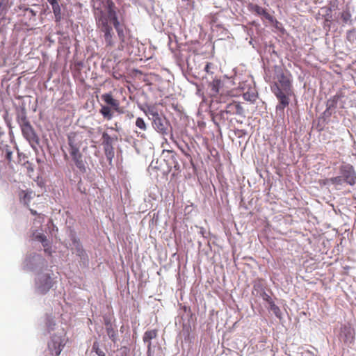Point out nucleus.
Segmentation results:
<instances>
[{
    "mask_svg": "<svg viewBox=\"0 0 356 356\" xmlns=\"http://www.w3.org/2000/svg\"><path fill=\"white\" fill-rule=\"evenodd\" d=\"M276 81L271 86V90L279 101L277 111L284 112L290 104V97L293 95L290 75L285 74L280 67H275Z\"/></svg>",
    "mask_w": 356,
    "mask_h": 356,
    "instance_id": "obj_1",
    "label": "nucleus"
},
{
    "mask_svg": "<svg viewBox=\"0 0 356 356\" xmlns=\"http://www.w3.org/2000/svg\"><path fill=\"white\" fill-rule=\"evenodd\" d=\"M95 19L97 28L104 38L106 48H112L115 44V35L110 23L108 13L106 9V0L103 1L99 7L95 9Z\"/></svg>",
    "mask_w": 356,
    "mask_h": 356,
    "instance_id": "obj_2",
    "label": "nucleus"
},
{
    "mask_svg": "<svg viewBox=\"0 0 356 356\" xmlns=\"http://www.w3.org/2000/svg\"><path fill=\"white\" fill-rule=\"evenodd\" d=\"M106 9L108 13L110 23L113 25L120 40L118 49L123 50L127 42V37L130 33V30L124 24H120L118 17L117 7L112 0H106Z\"/></svg>",
    "mask_w": 356,
    "mask_h": 356,
    "instance_id": "obj_3",
    "label": "nucleus"
},
{
    "mask_svg": "<svg viewBox=\"0 0 356 356\" xmlns=\"http://www.w3.org/2000/svg\"><path fill=\"white\" fill-rule=\"evenodd\" d=\"M17 122L21 128L23 136L29 141L32 147L35 148L39 145V138L28 120L24 109L17 113Z\"/></svg>",
    "mask_w": 356,
    "mask_h": 356,
    "instance_id": "obj_4",
    "label": "nucleus"
},
{
    "mask_svg": "<svg viewBox=\"0 0 356 356\" xmlns=\"http://www.w3.org/2000/svg\"><path fill=\"white\" fill-rule=\"evenodd\" d=\"M148 113L152 115V126L154 129L162 135H166L169 126L166 118L161 117L154 108H149Z\"/></svg>",
    "mask_w": 356,
    "mask_h": 356,
    "instance_id": "obj_5",
    "label": "nucleus"
},
{
    "mask_svg": "<svg viewBox=\"0 0 356 356\" xmlns=\"http://www.w3.org/2000/svg\"><path fill=\"white\" fill-rule=\"evenodd\" d=\"M243 113V108L241 106L239 102H233L227 105L226 109L225 111H221L219 114L216 115V117L213 118V122L215 124H218V123L216 121V120H221L225 118V114H230V115H241Z\"/></svg>",
    "mask_w": 356,
    "mask_h": 356,
    "instance_id": "obj_6",
    "label": "nucleus"
},
{
    "mask_svg": "<svg viewBox=\"0 0 356 356\" xmlns=\"http://www.w3.org/2000/svg\"><path fill=\"white\" fill-rule=\"evenodd\" d=\"M65 345V339L61 336L55 334L51 337L50 341L48 342V349L51 354L59 356Z\"/></svg>",
    "mask_w": 356,
    "mask_h": 356,
    "instance_id": "obj_7",
    "label": "nucleus"
},
{
    "mask_svg": "<svg viewBox=\"0 0 356 356\" xmlns=\"http://www.w3.org/2000/svg\"><path fill=\"white\" fill-rule=\"evenodd\" d=\"M87 137L83 133L74 132L68 136V144L70 149H79L85 143L87 144Z\"/></svg>",
    "mask_w": 356,
    "mask_h": 356,
    "instance_id": "obj_8",
    "label": "nucleus"
},
{
    "mask_svg": "<svg viewBox=\"0 0 356 356\" xmlns=\"http://www.w3.org/2000/svg\"><path fill=\"white\" fill-rule=\"evenodd\" d=\"M54 282L49 274L40 275L38 279V289L42 294L46 293L53 286Z\"/></svg>",
    "mask_w": 356,
    "mask_h": 356,
    "instance_id": "obj_9",
    "label": "nucleus"
},
{
    "mask_svg": "<svg viewBox=\"0 0 356 356\" xmlns=\"http://www.w3.org/2000/svg\"><path fill=\"white\" fill-rule=\"evenodd\" d=\"M212 96L220 95L221 96L229 94V90L225 88V83L220 79H215L209 84Z\"/></svg>",
    "mask_w": 356,
    "mask_h": 356,
    "instance_id": "obj_10",
    "label": "nucleus"
},
{
    "mask_svg": "<svg viewBox=\"0 0 356 356\" xmlns=\"http://www.w3.org/2000/svg\"><path fill=\"white\" fill-rule=\"evenodd\" d=\"M102 145L105 155L108 160L111 161L114 156V148L113 147V138L106 132L102 134Z\"/></svg>",
    "mask_w": 356,
    "mask_h": 356,
    "instance_id": "obj_11",
    "label": "nucleus"
},
{
    "mask_svg": "<svg viewBox=\"0 0 356 356\" xmlns=\"http://www.w3.org/2000/svg\"><path fill=\"white\" fill-rule=\"evenodd\" d=\"M70 154L72 156V161H74L76 168L81 172H86V168L85 162L83 159V155L79 149H70Z\"/></svg>",
    "mask_w": 356,
    "mask_h": 356,
    "instance_id": "obj_12",
    "label": "nucleus"
},
{
    "mask_svg": "<svg viewBox=\"0 0 356 356\" xmlns=\"http://www.w3.org/2000/svg\"><path fill=\"white\" fill-rule=\"evenodd\" d=\"M341 173L345 182L351 186L356 183V176L353 166L348 165L343 167Z\"/></svg>",
    "mask_w": 356,
    "mask_h": 356,
    "instance_id": "obj_13",
    "label": "nucleus"
},
{
    "mask_svg": "<svg viewBox=\"0 0 356 356\" xmlns=\"http://www.w3.org/2000/svg\"><path fill=\"white\" fill-rule=\"evenodd\" d=\"M165 152L167 154L165 157H167L166 162L169 170L172 169L178 170L179 169V164L177 159V154L171 150L163 151V154H165Z\"/></svg>",
    "mask_w": 356,
    "mask_h": 356,
    "instance_id": "obj_14",
    "label": "nucleus"
},
{
    "mask_svg": "<svg viewBox=\"0 0 356 356\" xmlns=\"http://www.w3.org/2000/svg\"><path fill=\"white\" fill-rule=\"evenodd\" d=\"M136 126L140 129V131H135V133L138 138L141 139H146L147 136L145 131L147 129V125L142 118H137L136 120Z\"/></svg>",
    "mask_w": 356,
    "mask_h": 356,
    "instance_id": "obj_15",
    "label": "nucleus"
},
{
    "mask_svg": "<svg viewBox=\"0 0 356 356\" xmlns=\"http://www.w3.org/2000/svg\"><path fill=\"white\" fill-rule=\"evenodd\" d=\"M102 99L108 105L111 106L117 112L121 113L120 102L114 99L111 93H105L102 95Z\"/></svg>",
    "mask_w": 356,
    "mask_h": 356,
    "instance_id": "obj_16",
    "label": "nucleus"
},
{
    "mask_svg": "<svg viewBox=\"0 0 356 356\" xmlns=\"http://www.w3.org/2000/svg\"><path fill=\"white\" fill-rule=\"evenodd\" d=\"M158 334L157 330H147L143 337V341L147 343V351H150L152 347L151 340L156 338Z\"/></svg>",
    "mask_w": 356,
    "mask_h": 356,
    "instance_id": "obj_17",
    "label": "nucleus"
},
{
    "mask_svg": "<svg viewBox=\"0 0 356 356\" xmlns=\"http://www.w3.org/2000/svg\"><path fill=\"white\" fill-rule=\"evenodd\" d=\"M249 10L250 11L254 13L257 15H262L268 19H271V15L266 11V10L259 6V5L250 4L249 6Z\"/></svg>",
    "mask_w": 356,
    "mask_h": 356,
    "instance_id": "obj_18",
    "label": "nucleus"
},
{
    "mask_svg": "<svg viewBox=\"0 0 356 356\" xmlns=\"http://www.w3.org/2000/svg\"><path fill=\"white\" fill-rule=\"evenodd\" d=\"M243 99L251 103H254L258 97L257 92L254 88H249L243 95Z\"/></svg>",
    "mask_w": 356,
    "mask_h": 356,
    "instance_id": "obj_19",
    "label": "nucleus"
},
{
    "mask_svg": "<svg viewBox=\"0 0 356 356\" xmlns=\"http://www.w3.org/2000/svg\"><path fill=\"white\" fill-rule=\"evenodd\" d=\"M19 196L22 202L24 204L28 205L31 199H32L35 196V193L32 191H22L20 193Z\"/></svg>",
    "mask_w": 356,
    "mask_h": 356,
    "instance_id": "obj_20",
    "label": "nucleus"
},
{
    "mask_svg": "<svg viewBox=\"0 0 356 356\" xmlns=\"http://www.w3.org/2000/svg\"><path fill=\"white\" fill-rule=\"evenodd\" d=\"M99 113L108 120H111L113 118V113L111 112V108L107 106H102Z\"/></svg>",
    "mask_w": 356,
    "mask_h": 356,
    "instance_id": "obj_21",
    "label": "nucleus"
},
{
    "mask_svg": "<svg viewBox=\"0 0 356 356\" xmlns=\"http://www.w3.org/2000/svg\"><path fill=\"white\" fill-rule=\"evenodd\" d=\"M51 6H52L53 13L55 16V21L56 22H58L61 19V9H60V5L58 2L56 3L52 4Z\"/></svg>",
    "mask_w": 356,
    "mask_h": 356,
    "instance_id": "obj_22",
    "label": "nucleus"
},
{
    "mask_svg": "<svg viewBox=\"0 0 356 356\" xmlns=\"http://www.w3.org/2000/svg\"><path fill=\"white\" fill-rule=\"evenodd\" d=\"M106 333L109 338L113 341H115L117 337V331L113 327L112 325L110 323L106 324Z\"/></svg>",
    "mask_w": 356,
    "mask_h": 356,
    "instance_id": "obj_23",
    "label": "nucleus"
},
{
    "mask_svg": "<svg viewBox=\"0 0 356 356\" xmlns=\"http://www.w3.org/2000/svg\"><path fill=\"white\" fill-rule=\"evenodd\" d=\"M34 237L36 240L40 241L42 243L44 248H45L47 245V236L44 234H34Z\"/></svg>",
    "mask_w": 356,
    "mask_h": 356,
    "instance_id": "obj_24",
    "label": "nucleus"
},
{
    "mask_svg": "<svg viewBox=\"0 0 356 356\" xmlns=\"http://www.w3.org/2000/svg\"><path fill=\"white\" fill-rule=\"evenodd\" d=\"M270 305V310L274 313V314L277 317L280 318L281 311H280V309L279 308V307L277 305H276L274 302H270V305Z\"/></svg>",
    "mask_w": 356,
    "mask_h": 356,
    "instance_id": "obj_25",
    "label": "nucleus"
},
{
    "mask_svg": "<svg viewBox=\"0 0 356 356\" xmlns=\"http://www.w3.org/2000/svg\"><path fill=\"white\" fill-rule=\"evenodd\" d=\"M24 168L26 170V174L31 177L33 176V173L34 172V168L30 162L27 161L24 163Z\"/></svg>",
    "mask_w": 356,
    "mask_h": 356,
    "instance_id": "obj_26",
    "label": "nucleus"
},
{
    "mask_svg": "<svg viewBox=\"0 0 356 356\" xmlns=\"http://www.w3.org/2000/svg\"><path fill=\"white\" fill-rule=\"evenodd\" d=\"M330 182L333 184L341 185L344 182V179L343 176H337L335 177H332L330 179Z\"/></svg>",
    "mask_w": 356,
    "mask_h": 356,
    "instance_id": "obj_27",
    "label": "nucleus"
},
{
    "mask_svg": "<svg viewBox=\"0 0 356 356\" xmlns=\"http://www.w3.org/2000/svg\"><path fill=\"white\" fill-rule=\"evenodd\" d=\"M92 350H94L98 356H106L104 352L99 349V344L97 342L93 343Z\"/></svg>",
    "mask_w": 356,
    "mask_h": 356,
    "instance_id": "obj_28",
    "label": "nucleus"
},
{
    "mask_svg": "<svg viewBox=\"0 0 356 356\" xmlns=\"http://www.w3.org/2000/svg\"><path fill=\"white\" fill-rule=\"evenodd\" d=\"M262 297H263V299L265 301H266L269 305H270V302H273V300L271 298V297L269 295H268L267 293H264L262 295Z\"/></svg>",
    "mask_w": 356,
    "mask_h": 356,
    "instance_id": "obj_29",
    "label": "nucleus"
},
{
    "mask_svg": "<svg viewBox=\"0 0 356 356\" xmlns=\"http://www.w3.org/2000/svg\"><path fill=\"white\" fill-rule=\"evenodd\" d=\"M336 105V101L334 99H329L327 103V109L334 107Z\"/></svg>",
    "mask_w": 356,
    "mask_h": 356,
    "instance_id": "obj_30",
    "label": "nucleus"
},
{
    "mask_svg": "<svg viewBox=\"0 0 356 356\" xmlns=\"http://www.w3.org/2000/svg\"><path fill=\"white\" fill-rule=\"evenodd\" d=\"M12 156H13V152L8 149H6L5 157L8 160V161H9V162L11 161Z\"/></svg>",
    "mask_w": 356,
    "mask_h": 356,
    "instance_id": "obj_31",
    "label": "nucleus"
},
{
    "mask_svg": "<svg viewBox=\"0 0 356 356\" xmlns=\"http://www.w3.org/2000/svg\"><path fill=\"white\" fill-rule=\"evenodd\" d=\"M212 65H213L212 63H207V64H206V65L204 67V70H205V72L207 73H208V74H209V73L212 74L213 73L212 72H211V68Z\"/></svg>",
    "mask_w": 356,
    "mask_h": 356,
    "instance_id": "obj_32",
    "label": "nucleus"
},
{
    "mask_svg": "<svg viewBox=\"0 0 356 356\" xmlns=\"http://www.w3.org/2000/svg\"><path fill=\"white\" fill-rule=\"evenodd\" d=\"M341 17L344 22H347L350 18V15L348 13L343 14Z\"/></svg>",
    "mask_w": 356,
    "mask_h": 356,
    "instance_id": "obj_33",
    "label": "nucleus"
},
{
    "mask_svg": "<svg viewBox=\"0 0 356 356\" xmlns=\"http://www.w3.org/2000/svg\"><path fill=\"white\" fill-rule=\"evenodd\" d=\"M44 252L49 255H51V247L49 246L48 243H47V245L44 248Z\"/></svg>",
    "mask_w": 356,
    "mask_h": 356,
    "instance_id": "obj_34",
    "label": "nucleus"
},
{
    "mask_svg": "<svg viewBox=\"0 0 356 356\" xmlns=\"http://www.w3.org/2000/svg\"><path fill=\"white\" fill-rule=\"evenodd\" d=\"M25 10L28 11L31 15V16H33V17H35L36 15L35 12L33 10L31 9V8H26Z\"/></svg>",
    "mask_w": 356,
    "mask_h": 356,
    "instance_id": "obj_35",
    "label": "nucleus"
},
{
    "mask_svg": "<svg viewBox=\"0 0 356 356\" xmlns=\"http://www.w3.org/2000/svg\"><path fill=\"white\" fill-rule=\"evenodd\" d=\"M47 1H49V3L51 5H52V4H54V3H58V0H47Z\"/></svg>",
    "mask_w": 356,
    "mask_h": 356,
    "instance_id": "obj_36",
    "label": "nucleus"
},
{
    "mask_svg": "<svg viewBox=\"0 0 356 356\" xmlns=\"http://www.w3.org/2000/svg\"><path fill=\"white\" fill-rule=\"evenodd\" d=\"M30 211H31V213L32 214H33V215H36V214H37L36 211L33 210V209H30Z\"/></svg>",
    "mask_w": 356,
    "mask_h": 356,
    "instance_id": "obj_37",
    "label": "nucleus"
},
{
    "mask_svg": "<svg viewBox=\"0 0 356 356\" xmlns=\"http://www.w3.org/2000/svg\"><path fill=\"white\" fill-rule=\"evenodd\" d=\"M122 356H126V355H122Z\"/></svg>",
    "mask_w": 356,
    "mask_h": 356,
    "instance_id": "obj_38",
    "label": "nucleus"
}]
</instances>
